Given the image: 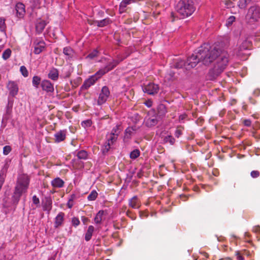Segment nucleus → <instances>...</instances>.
<instances>
[{"instance_id": "obj_1", "label": "nucleus", "mask_w": 260, "mask_h": 260, "mask_svg": "<svg viewBox=\"0 0 260 260\" xmlns=\"http://www.w3.org/2000/svg\"><path fill=\"white\" fill-rule=\"evenodd\" d=\"M216 48V46H210L206 43L198 48L185 61V70H189L193 68L200 61L205 65L210 64L217 56Z\"/></svg>"}, {"instance_id": "obj_2", "label": "nucleus", "mask_w": 260, "mask_h": 260, "mask_svg": "<svg viewBox=\"0 0 260 260\" xmlns=\"http://www.w3.org/2000/svg\"><path fill=\"white\" fill-rule=\"evenodd\" d=\"M216 52L217 54L214 60L215 61V64L213 68L209 71L207 75L208 79L209 80L217 79V77L228 66L231 59L227 51L224 49L216 47Z\"/></svg>"}, {"instance_id": "obj_3", "label": "nucleus", "mask_w": 260, "mask_h": 260, "mask_svg": "<svg viewBox=\"0 0 260 260\" xmlns=\"http://www.w3.org/2000/svg\"><path fill=\"white\" fill-rule=\"evenodd\" d=\"M29 181V177L26 175L19 176L12 196V201L14 204L17 205L22 196L27 192Z\"/></svg>"}, {"instance_id": "obj_4", "label": "nucleus", "mask_w": 260, "mask_h": 260, "mask_svg": "<svg viewBox=\"0 0 260 260\" xmlns=\"http://www.w3.org/2000/svg\"><path fill=\"white\" fill-rule=\"evenodd\" d=\"M176 10L180 18L183 19L190 16L194 12L195 8L192 1L180 0L176 6Z\"/></svg>"}, {"instance_id": "obj_5", "label": "nucleus", "mask_w": 260, "mask_h": 260, "mask_svg": "<svg viewBox=\"0 0 260 260\" xmlns=\"http://www.w3.org/2000/svg\"><path fill=\"white\" fill-rule=\"evenodd\" d=\"M119 62V61L117 60H113L109 62L104 68L100 70L95 75L91 76L90 78L85 81H96L105 74L113 70Z\"/></svg>"}, {"instance_id": "obj_6", "label": "nucleus", "mask_w": 260, "mask_h": 260, "mask_svg": "<svg viewBox=\"0 0 260 260\" xmlns=\"http://www.w3.org/2000/svg\"><path fill=\"white\" fill-rule=\"evenodd\" d=\"M246 18L250 22H253L260 18V7L256 6L251 7L248 11Z\"/></svg>"}, {"instance_id": "obj_7", "label": "nucleus", "mask_w": 260, "mask_h": 260, "mask_svg": "<svg viewBox=\"0 0 260 260\" xmlns=\"http://www.w3.org/2000/svg\"><path fill=\"white\" fill-rule=\"evenodd\" d=\"M110 94L109 88L106 86L102 87L97 100V104L101 106L106 102Z\"/></svg>"}, {"instance_id": "obj_8", "label": "nucleus", "mask_w": 260, "mask_h": 260, "mask_svg": "<svg viewBox=\"0 0 260 260\" xmlns=\"http://www.w3.org/2000/svg\"><path fill=\"white\" fill-rule=\"evenodd\" d=\"M146 84H144L143 86V90L144 92L147 93L148 94H154L157 93L159 90V87L154 82H147Z\"/></svg>"}, {"instance_id": "obj_9", "label": "nucleus", "mask_w": 260, "mask_h": 260, "mask_svg": "<svg viewBox=\"0 0 260 260\" xmlns=\"http://www.w3.org/2000/svg\"><path fill=\"white\" fill-rule=\"evenodd\" d=\"M34 53L36 54H40L45 47V43L40 39H36L34 42Z\"/></svg>"}, {"instance_id": "obj_10", "label": "nucleus", "mask_w": 260, "mask_h": 260, "mask_svg": "<svg viewBox=\"0 0 260 260\" xmlns=\"http://www.w3.org/2000/svg\"><path fill=\"white\" fill-rule=\"evenodd\" d=\"M40 83L41 82H33V85L36 87H38ZM41 85L43 90L47 92H52L54 91V87L51 82H41Z\"/></svg>"}, {"instance_id": "obj_11", "label": "nucleus", "mask_w": 260, "mask_h": 260, "mask_svg": "<svg viewBox=\"0 0 260 260\" xmlns=\"http://www.w3.org/2000/svg\"><path fill=\"white\" fill-rule=\"evenodd\" d=\"M65 214L62 212H60L54 218V225L55 228H58L61 226L64 220Z\"/></svg>"}, {"instance_id": "obj_12", "label": "nucleus", "mask_w": 260, "mask_h": 260, "mask_svg": "<svg viewBox=\"0 0 260 260\" xmlns=\"http://www.w3.org/2000/svg\"><path fill=\"white\" fill-rule=\"evenodd\" d=\"M136 131L137 127L136 126H129L126 128L124 132V135L123 137L124 141H127L131 139L132 135Z\"/></svg>"}, {"instance_id": "obj_13", "label": "nucleus", "mask_w": 260, "mask_h": 260, "mask_svg": "<svg viewBox=\"0 0 260 260\" xmlns=\"http://www.w3.org/2000/svg\"><path fill=\"white\" fill-rule=\"evenodd\" d=\"M128 205L132 208L138 209L141 207V204L138 197L134 196L129 200Z\"/></svg>"}, {"instance_id": "obj_14", "label": "nucleus", "mask_w": 260, "mask_h": 260, "mask_svg": "<svg viewBox=\"0 0 260 260\" xmlns=\"http://www.w3.org/2000/svg\"><path fill=\"white\" fill-rule=\"evenodd\" d=\"M55 142L59 143L64 141L66 138V132L64 130H60L54 135Z\"/></svg>"}, {"instance_id": "obj_15", "label": "nucleus", "mask_w": 260, "mask_h": 260, "mask_svg": "<svg viewBox=\"0 0 260 260\" xmlns=\"http://www.w3.org/2000/svg\"><path fill=\"white\" fill-rule=\"evenodd\" d=\"M118 136L117 134H113V133H110L107 135V146L108 148L107 149L108 150L110 148V146L113 145L114 142H115L117 139Z\"/></svg>"}, {"instance_id": "obj_16", "label": "nucleus", "mask_w": 260, "mask_h": 260, "mask_svg": "<svg viewBox=\"0 0 260 260\" xmlns=\"http://www.w3.org/2000/svg\"><path fill=\"white\" fill-rule=\"evenodd\" d=\"M7 87L10 90V94L13 96L17 94L18 88L16 82H8Z\"/></svg>"}, {"instance_id": "obj_17", "label": "nucleus", "mask_w": 260, "mask_h": 260, "mask_svg": "<svg viewBox=\"0 0 260 260\" xmlns=\"http://www.w3.org/2000/svg\"><path fill=\"white\" fill-rule=\"evenodd\" d=\"M79 198L78 193H72L69 197L68 202L67 204V207L69 209H71L74 205V201Z\"/></svg>"}, {"instance_id": "obj_18", "label": "nucleus", "mask_w": 260, "mask_h": 260, "mask_svg": "<svg viewBox=\"0 0 260 260\" xmlns=\"http://www.w3.org/2000/svg\"><path fill=\"white\" fill-rule=\"evenodd\" d=\"M166 106L162 104H159L157 108V114L159 117H164L167 113Z\"/></svg>"}, {"instance_id": "obj_19", "label": "nucleus", "mask_w": 260, "mask_h": 260, "mask_svg": "<svg viewBox=\"0 0 260 260\" xmlns=\"http://www.w3.org/2000/svg\"><path fill=\"white\" fill-rule=\"evenodd\" d=\"M64 182L63 180L57 177L51 181V185L55 188H61L64 186Z\"/></svg>"}, {"instance_id": "obj_20", "label": "nucleus", "mask_w": 260, "mask_h": 260, "mask_svg": "<svg viewBox=\"0 0 260 260\" xmlns=\"http://www.w3.org/2000/svg\"><path fill=\"white\" fill-rule=\"evenodd\" d=\"M16 11L18 17H22L25 12L24 5L20 3H18L16 6Z\"/></svg>"}, {"instance_id": "obj_21", "label": "nucleus", "mask_w": 260, "mask_h": 260, "mask_svg": "<svg viewBox=\"0 0 260 260\" xmlns=\"http://www.w3.org/2000/svg\"><path fill=\"white\" fill-rule=\"evenodd\" d=\"M186 62L181 59H176L174 60L173 66L175 69H185Z\"/></svg>"}, {"instance_id": "obj_22", "label": "nucleus", "mask_w": 260, "mask_h": 260, "mask_svg": "<svg viewBox=\"0 0 260 260\" xmlns=\"http://www.w3.org/2000/svg\"><path fill=\"white\" fill-rule=\"evenodd\" d=\"M47 23L45 21L43 20H39L37 21L36 24V29L38 33H41L44 30L46 26Z\"/></svg>"}, {"instance_id": "obj_23", "label": "nucleus", "mask_w": 260, "mask_h": 260, "mask_svg": "<svg viewBox=\"0 0 260 260\" xmlns=\"http://www.w3.org/2000/svg\"><path fill=\"white\" fill-rule=\"evenodd\" d=\"M158 120L156 117H149L145 120V124L148 127L155 126L157 124Z\"/></svg>"}, {"instance_id": "obj_24", "label": "nucleus", "mask_w": 260, "mask_h": 260, "mask_svg": "<svg viewBox=\"0 0 260 260\" xmlns=\"http://www.w3.org/2000/svg\"><path fill=\"white\" fill-rule=\"evenodd\" d=\"M94 230V228L92 225H89L88 228L87 232L85 235V240L86 241H89L92 237L93 233Z\"/></svg>"}, {"instance_id": "obj_25", "label": "nucleus", "mask_w": 260, "mask_h": 260, "mask_svg": "<svg viewBox=\"0 0 260 260\" xmlns=\"http://www.w3.org/2000/svg\"><path fill=\"white\" fill-rule=\"evenodd\" d=\"M104 211L103 210H100L95 215L94 218V222L96 224H100L101 223L103 215H104Z\"/></svg>"}, {"instance_id": "obj_26", "label": "nucleus", "mask_w": 260, "mask_h": 260, "mask_svg": "<svg viewBox=\"0 0 260 260\" xmlns=\"http://www.w3.org/2000/svg\"><path fill=\"white\" fill-rule=\"evenodd\" d=\"M251 46L250 41L248 40L244 41L239 47V51H242L244 50L249 49Z\"/></svg>"}, {"instance_id": "obj_27", "label": "nucleus", "mask_w": 260, "mask_h": 260, "mask_svg": "<svg viewBox=\"0 0 260 260\" xmlns=\"http://www.w3.org/2000/svg\"><path fill=\"white\" fill-rule=\"evenodd\" d=\"M48 77L52 80H56L58 77V71L55 69H52L50 71Z\"/></svg>"}, {"instance_id": "obj_28", "label": "nucleus", "mask_w": 260, "mask_h": 260, "mask_svg": "<svg viewBox=\"0 0 260 260\" xmlns=\"http://www.w3.org/2000/svg\"><path fill=\"white\" fill-rule=\"evenodd\" d=\"M110 22L109 18H105L100 21H95V23L99 27H104L107 25Z\"/></svg>"}, {"instance_id": "obj_29", "label": "nucleus", "mask_w": 260, "mask_h": 260, "mask_svg": "<svg viewBox=\"0 0 260 260\" xmlns=\"http://www.w3.org/2000/svg\"><path fill=\"white\" fill-rule=\"evenodd\" d=\"M77 156L79 159H86L88 157V153L85 150H80L77 152Z\"/></svg>"}, {"instance_id": "obj_30", "label": "nucleus", "mask_w": 260, "mask_h": 260, "mask_svg": "<svg viewBox=\"0 0 260 260\" xmlns=\"http://www.w3.org/2000/svg\"><path fill=\"white\" fill-rule=\"evenodd\" d=\"M63 53L69 57H71L74 54V51L71 47H66L63 48Z\"/></svg>"}, {"instance_id": "obj_31", "label": "nucleus", "mask_w": 260, "mask_h": 260, "mask_svg": "<svg viewBox=\"0 0 260 260\" xmlns=\"http://www.w3.org/2000/svg\"><path fill=\"white\" fill-rule=\"evenodd\" d=\"M98 193L96 190H93L87 197L88 201H94L98 197Z\"/></svg>"}, {"instance_id": "obj_32", "label": "nucleus", "mask_w": 260, "mask_h": 260, "mask_svg": "<svg viewBox=\"0 0 260 260\" xmlns=\"http://www.w3.org/2000/svg\"><path fill=\"white\" fill-rule=\"evenodd\" d=\"M251 0H240L238 6L241 9H244L250 3Z\"/></svg>"}, {"instance_id": "obj_33", "label": "nucleus", "mask_w": 260, "mask_h": 260, "mask_svg": "<svg viewBox=\"0 0 260 260\" xmlns=\"http://www.w3.org/2000/svg\"><path fill=\"white\" fill-rule=\"evenodd\" d=\"M140 154V152L139 150L136 149L132 151L129 155V157L131 159H135L138 158Z\"/></svg>"}, {"instance_id": "obj_34", "label": "nucleus", "mask_w": 260, "mask_h": 260, "mask_svg": "<svg viewBox=\"0 0 260 260\" xmlns=\"http://www.w3.org/2000/svg\"><path fill=\"white\" fill-rule=\"evenodd\" d=\"M166 80L170 81V80H176V77L175 76V73L173 71H170L168 73L165 77Z\"/></svg>"}, {"instance_id": "obj_35", "label": "nucleus", "mask_w": 260, "mask_h": 260, "mask_svg": "<svg viewBox=\"0 0 260 260\" xmlns=\"http://www.w3.org/2000/svg\"><path fill=\"white\" fill-rule=\"evenodd\" d=\"M164 141L173 145L175 142V139L171 135H168L165 137Z\"/></svg>"}, {"instance_id": "obj_36", "label": "nucleus", "mask_w": 260, "mask_h": 260, "mask_svg": "<svg viewBox=\"0 0 260 260\" xmlns=\"http://www.w3.org/2000/svg\"><path fill=\"white\" fill-rule=\"evenodd\" d=\"M184 129V127L182 126H178L177 127V128L175 132V136L177 138H179L182 134V132Z\"/></svg>"}, {"instance_id": "obj_37", "label": "nucleus", "mask_w": 260, "mask_h": 260, "mask_svg": "<svg viewBox=\"0 0 260 260\" xmlns=\"http://www.w3.org/2000/svg\"><path fill=\"white\" fill-rule=\"evenodd\" d=\"M11 50L10 49H6L3 53V58L5 60L8 59L11 54Z\"/></svg>"}, {"instance_id": "obj_38", "label": "nucleus", "mask_w": 260, "mask_h": 260, "mask_svg": "<svg viewBox=\"0 0 260 260\" xmlns=\"http://www.w3.org/2000/svg\"><path fill=\"white\" fill-rule=\"evenodd\" d=\"M120 127V125H116L115 127L113 128L110 133H113V134H117V136H118L121 132Z\"/></svg>"}, {"instance_id": "obj_39", "label": "nucleus", "mask_w": 260, "mask_h": 260, "mask_svg": "<svg viewBox=\"0 0 260 260\" xmlns=\"http://www.w3.org/2000/svg\"><path fill=\"white\" fill-rule=\"evenodd\" d=\"M92 124V121L90 119L84 120L81 122V125L84 128L90 127Z\"/></svg>"}, {"instance_id": "obj_40", "label": "nucleus", "mask_w": 260, "mask_h": 260, "mask_svg": "<svg viewBox=\"0 0 260 260\" xmlns=\"http://www.w3.org/2000/svg\"><path fill=\"white\" fill-rule=\"evenodd\" d=\"M99 55V51L97 49L94 50L92 52L89 53L88 56H87V58H89L90 59H93V58L98 56Z\"/></svg>"}, {"instance_id": "obj_41", "label": "nucleus", "mask_w": 260, "mask_h": 260, "mask_svg": "<svg viewBox=\"0 0 260 260\" xmlns=\"http://www.w3.org/2000/svg\"><path fill=\"white\" fill-rule=\"evenodd\" d=\"M20 71L22 74V75L24 77H27L28 75V72L26 68V67L24 66H22L20 67Z\"/></svg>"}, {"instance_id": "obj_42", "label": "nucleus", "mask_w": 260, "mask_h": 260, "mask_svg": "<svg viewBox=\"0 0 260 260\" xmlns=\"http://www.w3.org/2000/svg\"><path fill=\"white\" fill-rule=\"evenodd\" d=\"M12 150L11 147L9 145L5 146L3 148V154L5 155H8Z\"/></svg>"}, {"instance_id": "obj_43", "label": "nucleus", "mask_w": 260, "mask_h": 260, "mask_svg": "<svg viewBox=\"0 0 260 260\" xmlns=\"http://www.w3.org/2000/svg\"><path fill=\"white\" fill-rule=\"evenodd\" d=\"M80 223V222L78 218L74 217L72 218V224L74 226H77L79 225Z\"/></svg>"}, {"instance_id": "obj_44", "label": "nucleus", "mask_w": 260, "mask_h": 260, "mask_svg": "<svg viewBox=\"0 0 260 260\" xmlns=\"http://www.w3.org/2000/svg\"><path fill=\"white\" fill-rule=\"evenodd\" d=\"M94 82H84L83 85L81 86L82 90L87 89L91 85H93Z\"/></svg>"}, {"instance_id": "obj_45", "label": "nucleus", "mask_w": 260, "mask_h": 260, "mask_svg": "<svg viewBox=\"0 0 260 260\" xmlns=\"http://www.w3.org/2000/svg\"><path fill=\"white\" fill-rule=\"evenodd\" d=\"M259 172L258 171H252L250 173V175L252 178H257L259 176Z\"/></svg>"}, {"instance_id": "obj_46", "label": "nucleus", "mask_w": 260, "mask_h": 260, "mask_svg": "<svg viewBox=\"0 0 260 260\" xmlns=\"http://www.w3.org/2000/svg\"><path fill=\"white\" fill-rule=\"evenodd\" d=\"M235 17L233 16H230L227 20V25H230L235 21Z\"/></svg>"}, {"instance_id": "obj_47", "label": "nucleus", "mask_w": 260, "mask_h": 260, "mask_svg": "<svg viewBox=\"0 0 260 260\" xmlns=\"http://www.w3.org/2000/svg\"><path fill=\"white\" fill-rule=\"evenodd\" d=\"M5 27V19L0 18V29L3 30Z\"/></svg>"}, {"instance_id": "obj_48", "label": "nucleus", "mask_w": 260, "mask_h": 260, "mask_svg": "<svg viewBox=\"0 0 260 260\" xmlns=\"http://www.w3.org/2000/svg\"><path fill=\"white\" fill-rule=\"evenodd\" d=\"M32 202L35 205H38L40 203V200L36 196H34L32 197Z\"/></svg>"}, {"instance_id": "obj_49", "label": "nucleus", "mask_w": 260, "mask_h": 260, "mask_svg": "<svg viewBox=\"0 0 260 260\" xmlns=\"http://www.w3.org/2000/svg\"><path fill=\"white\" fill-rule=\"evenodd\" d=\"M243 124L246 126H250L251 124V121L249 119H244L243 120Z\"/></svg>"}, {"instance_id": "obj_50", "label": "nucleus", "mask_w": 260, "mask_h": 260, "mask_svg": "<svg viewBox=\"0 0 260 260\" xmlns=\"http://www.w3.org/2000/svg\"><path fill=\"white\" fill-rule=\"evenodd\" d=\"M144 104L147 107L150 108L152 106V101L151 100H148Z\"/></svg>"}, {"instance_id": "obj_51", "label": "nucleus", "mask_w": 260, "mask_h": 260, "mask_svg": "<svg viewBox=\"0 0 260 260\" xmlns=\"http://www.w3.org/2000/svg\"><path fill=\"white\" fill-rule=\"evenodd\" d=\"M81 220L84 224H86L89 221V219L85 216H82Z\"/></svg>"}, {"instance_id": "obj_52", "label": "nucleus", "mask_w": 260, "mask_h": 260, "mask_svg": "<svg viewBox=\"0 0 260 260\" xmlns=\"http://www.w3.org/2000/svg\"><path fill=\"white\" fill-rule=\"evenodd\" d=\"M253 94L255 95V96H258L259 94H260V89H255L254 92H253Z\"/></svg>"}, {"instance_id": "obj_53", "label": "nucleus", "mask_w": 260, "mask_h": 260, "mask_svg": "<svg viewBox=\"0 0 260 260\" xmlns=\"http://www.w3.org/2000/svg\"><path fill=\"white\" fill-rule=\"evenodd\" d=\"M51 202L50 201L48 202V205L46 207V209H45V210H48V211H50L51 209Z\"/></svg>"}, {"instance_id": "obj_54", "label": "nucleus", "mask_w": 260, "mask_h": 260, "mask_svg": "<svg viewBox=\"0 0 260 260\" xmlns=\"http://www.w3.org/2000/svg\"><path fill=\"white\" fill-rule=\"evenodd\" d=\"M40 78L37 76H34L32 78V81H40Z\"/></svg>"}, {"instance_id": "obj_55", "label": "nucleus", "mask_w": 260, "mask_h": 260, "mask_svg": "<svg viewBox=\"0 0 260 260\" xmlns=\"http://www.w3.org/2000/svg\"><path fill=\"white\" fill-rule=\"evenodd\" d=\"M237 259L238 260H243L244 259L243 256L242 255H241L239 253V252H237Z\"/></svg>"}, {"instance_id": "obj_56", "label": "nucleus", "mask_w": 260, "mask_h": 260, "mask_svg": "<svg viewBox=\"0 0 260 260\" xmlns=\"http://www.w3.org/2000/svg\"><path fill=\"white\" fill-rule=\"evenodd\" d=\"M249 102L250 103L252 104H255L256 103V101L254 99H253L252 98H249Z\"/></svg>"}, {"instance_id": "obj_57", "label": "nucleus", "mask_w": 260, "mask_h": 260, "mask_svg": "<svg viewBox=\"0 0 260 260\" xmlns=\"http://www.w3.org/2000/svg\"><path fill=\"white\" fill-rule=\"evenodd\" d=\"M253 231L255 232H259L260 231V226H257L254 227V229H253Z\"/></svg>"}, {"instance_id": "obj_58", "label": "nucleus", "mask_w": 260, "mask_h": 260, "mask_svg": "<svg viewBox=\"0 0 260 260\" xmlns=\"http://www.w3.org/2000/svg\"><path fill=\"white\" fill-rule=\"evenodd\" d=\"M201 253L203 255V256H204V257H205L206 258H208V254L206 252H201Z\"/></svg>"}, {"instance_id": "obj_59", "label": "nucleus", "mask_w": 260, "mask_h": 260, "mask_svg": "<svg viewBox=\"0 0 260 260\" xmlns=\"http://www.w3.org/2000/svg\"><path fill=\"white\" fill-rule=\"evenodd\" d=\"M242 109L247 111V105L245 104V103H243V106H242Z\"/></svg>"}, {"instance_id": "obj_60", "label": "nucleus", "mask_w": 260, "mask_h": 260, "mask_svg": "<svg viewBox=\"0 0 260 260\" xmlns=\"http://www.w3.org/2000/svg\"><path fill=\"white\" fill-rule=\"evenodd\" d=\"M95 21H92L91 20H88V22L89 24H90V25H92V24H95L96 23H95Z\"/></svg>"}, {"instance_id": "obj_61", "label": "nucleus", "mask_w": 260, "mask_h": 260, "mask_svg": "<svg viewBox=\"0 0 260 260\" xmlns=\"http://www.w3.org/2000/svg\"><path fill=\"white\" fill-rule=\"evenodd\" d=\"M186 117V115H181L179 116V120H182L183 119H184Z\"/></svg>"}, {"instance_id": "obj_62", "label": "nucleus", "mask_w": 260, "mask_h": 260, "mask_svg": "<svg viewBox=\"0 0 260 260\" xmlns=\"http://www.w3.org/2000/svg\"><path fill=\"white\" fill-rule=\"evenodd\" d=\"M245 236L246 237H249V236H250V235H249V234L248 233H245Z\"/></svg>"}, {"instance_id": "obj_63", "label": "nucleus", "mask_w": 260, "mask_h": 260, "mask_svg": "<svg viewBox=\"0 0 260 260\" xmlns=\"http://www.w3.org/2000/svg\"><path fill=\"white\" fill-rule=\"evenodd\" d=\"M48 260H55V258L53 257H51L49 258Z\"/></svg>"}, {"instance_id": "obj_64", "label": "nucleus", "mask_w": 260, "mask_h": 260, "mask_svg": "<svg viewBox=\"0 0 260 260\" xmlns=\"http://www.w3.org/2000/svg\"><path fill=\"white\" fill-rule=\"evenodd\" d=\"M232 237H234V238H237V237H236V236H234V235H233V236H232Z\"/></svg>"}]
</instances>
